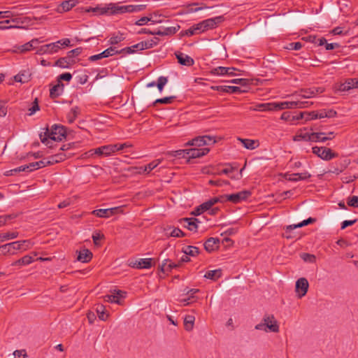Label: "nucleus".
<instances>
[{"label": "nucleus", "instance_id": "1", "mask_svg": "<svg viewBox=\"0 0 358 358\" xmlns=\"http://www.w3.org/2000/svg\"><path fill=\"white\" fill-rule=\"evenodd\" d=\"M66 135V129L63 126L55 125L52 127L50 132H45L40 135L41 141L49 147H52L50 143L54 141H62Z\"/></svg>", "mask_w": 358, "mask_h": 358}, {"label": "nucleus", "instance_id": "2", "mask_svg": "<svg viewBox=\"0 0 358 358\" xmlns=\"http://www.w3.org/2000/svg\"><path fill=\"white\" fill-rule=\"evenodd\" d=\"M33 243L29 240L15 241L0 246V251L3 255L15 253V250L25 251L30 249Z\"/></svg>", "mask_w": 358, "mask_h": 358}, {"label": "nucleus", "instance_id": "3", "mask_svg": "<svg viewBox=\"0 0 358 358\" xmlns=\"http://www.w3.org/2000/svg\"><path fill=\"white\" fill-rule=\"evenodd\" d=\"M312 150L315 155L323 160L328 161L337 157V154L328 148L315 146Z\"/></svg>", "mask_w": 358, "mask_h": 358}, {"label": "nucleus", "instance_id": "4", "mask_svg": "<svg viewBox=\"0 0 358 358\" xmlns=\"http://www.w3.org/2000/svg\"><path fill=\"white\" fill-rule=\"evenodd\" d=\"M250 192L244 190L231 194L222 195L221 197L222 199H224V202L228 201L234 203H238L247 199L250 196Z\"/></svg>", "mask_w": 358, "mask_h": 358}, {"label": "nucleus", "instance_id": "5", "mask_svg": "<svg viewBox=\"0 0 358 358\" xmlns=\"http://www.w3.org/2000/svg\"><path fill=\"white\" fill-rule=\"evenodd\" d=\"M324 92L322 87H312L308 89H303L299 92H296L294 96L300 99H310L315 96L317 94H321Z\"/></svg>", "mask_w": 358, "mask_h": 358}, {"label": "nucleus", "instance_id": "6", "mask_svg": "<svg viewBox=\"0 0 358 358\" xmlns=\"http://www.w3.org/2000/svg\"><path fill=\"white\" fill-rule=\"evenodd\" d=\"M309 283L306 278H300L296 282L295 285V292L299 298H302L304 296L308 289Z\"/></svg>", "mask_w": 358, "mask_h": 358}, {"label": "nucleus", "instance_id": "7", "mask_svg": "<svg viewBox=\"0 0 358 358\" xmlns=\"http://www.w3.org/2000/svg\"><path fill=\"white\" fill-rule=\"evenodd\" d=\"M216 142L215 137L211 136H202L196 137L189 141L187 144L194 146H203L205 145H212Z\"/></svg>", "mask_w": 358, "mask_h": 358}, {"label": "nucleus", "instance_id": "8", "mask_svg": "<svg viewBox=\"0 0 358 358\" xmlns=\"http://www.w3.org/2000/svg\"><path fill=\"white\" fill-rule=\"evenodd\" d=\"M102 13H108L110 12L111 14H122L128 13V5L126 6H119L114 3H110L104 7Z\"/></svg>", "mask_w": 358, "mask_h": 358}, {"label": "nucleus", "instance_id": "9", "mask_svg": "<svg viewBox=\"0 0 358 358\" xmlns=\"http://www.w3.org/2000/svg\"><path fill=\"white\" fill-rule=\"evenodd\" d=\"M122 207L94 210L92 213L99 217H109L113 215L121 213Z\"/></svg>", "mask_w": 358, "mask_h": 358}, {"label": "nucleus", "instance_id": "10", "mask_svg": "<svg viewBox=\"0 0 358 358\" xmlns=\"http://www.w3.org/2000/svg\"><path fill=\"white\" fill-rule=\"evenodd\" d=\"M117 54H120V50H117L115 47L111 46L99 54L90 56L88 59L90 62H96Z\"/></svg>", "mask_w": 358, "mask_h": 358}, {"label": "nucleus", "instance_id": "11", "mask_svg": "<svg viewBox=\"0 0 358 358\" xmlns=\"http://www.w3.org/2000/svg\"><path fill=\"white\" fill-rule=\"evenodd\" d=\"M126 296V292L122 290H114L110 294L104 296V301L120 304V299Z\"/></svg>", "mask_w": 358, "mask_h": 358}, {"label": "nucleus", "instance_id": "12", "mask_svg": "<svg viewBox=\"0 0 358 358\" xmlns=\"http://www.w3.org/2000/svg\"><path fill=\"white\" fill-rule=\"evenodd\" d=\"M59 42L51 43L39 47L37 49L36 54L44 55V54H53L59 51L58 44Z\"/></svg>", "mask_w": 358, "mask_h": 358}, {"label": "nucleus", "instance_id": "13", "mask_svg": "<svg viewBox=\"0 0 358 358\" xmlns=\"http://www.w3.org/2000/svg\"><path fill=\"white\" fill-rule=\"evenodd\" d=\"M223 21L222 16H217L201 21L205 31L215 28Z\"/></svg>", "mask_w": 358, "mask_h": 358}, {"label": "nucleus", "instance_id": "14", "mask_svg": "<svg viewBox=\"0 0 358 358\" xmlns=\"http://www.w3.org/2000/svg\"><path fill=\"white\" fill-rule=\"evenodd\" d=\"M263 322H265V324L270 332L277 333L279 331V325L273 315L264 316Z\"/></svg>", "mask_w": 358, "mask_h": 358}, {"label": "nucleus", "instance_id": "15", "mask_svg": "<svg viewBox=\"0 0 358 358\" xmlns=\"http://www.w3.org/2000/svg\"><path fill=\"white\" fill-rule=\"evenodd\" d=\"M71 153L58 152L55 155L47 157L48 165H53L55 164L64 161L66 159L70 157Z\"/></svg>", "mask_w": 358, "mask_h": 358}, {"label": "nucleus", "instance_id": "16", "mask_svg": "<svg viewBox=\"0 0 358 358\" xmlns=\"http://www.w3.org/2000/svg\"><path fill=\"white\" fill-rule=\"evenodd\" d=\"M335 88L339 92H347L355 89V78H348L343 83L336 84Z\"/></svg>", "mask_w": 358, "mask_h": 358}, {"label": "nucleus", "instance_id": "17", "mask_svg": "<svg viewBox=\"0 0 358 358\" xmlns=\"http://www.w3.org/2000/svg\"><path fill=\"white\" fill-rule=\"evenodd\" d=\"M93 152L99 156L108 157L115 152V146H114V144L103 145L96 148Z\"/></svg>", "mask_w": 358, "mask_h": 358}, {"label": "nucleus", "instance_id": "18", "mask_svg": "<svg viewBox=\"0 0 358 358\" xmlns=\"http://www.w3.org/2000/svg\"><path fill=\"white\" fill-rule=\"evenodd\" d=\"M209 152V149L207 148H191L187 150V158H199L204 156Z\"/></svg>", "mask_w": 358, "mask_h": 358}, {"label": "nucleus", "instance_id": "19", "mask_svg": "<svg viewBox=\"0 0 358 358\" xmlns=\"http://www.w3.org/2000/svg\"><path fill=\"white\" fill-rule=\"evenodd\" d=\"M146 49L145 44H143V42H140L137 44H135L131 47H127L120 50V54L129 55L134 52H136L138 50H143Z\"/></svg>", "mask_w": 358, "mask_h": 358}, {"label": "nucleus", "instance_id": "20", "mask_svg": "<svg viewBox=\"0 0 358 358\" xmlns=\"http://www.w3.org/2000/svg\"><path fill=\"white\" fill-rule=\"evenodd\" d=\"M76 1L75 0L64 1L57 6V12L59 13L67 12L76 6Z\"/></svg>", "mask_w": 358, "mask_h": 358}, {"label": "nucleus", "instance_id": "21", "mask_svg": "<svg viewBox=\"0 0 358 358\" xmlns=\"http://www.w3.org/2000/svg\"><path fill=\"white\" fill-rule=\"evenodd\" d=\"M176 56L178 62L182 65L191 66L194 63V59L192 57L184 53L177 52L176 53Z\"/></svg>", "mask_w": 358, "mask_h": 358}, {"label": "nucleus", "instance_id": "22", "mask_svg": "<svg viewBox=\"0 0 358 358\" xmlns=\"http://www.w3.org/2000/svg\"><path fill=\"white\" fill-rule=\"evenodd\" d=\"M164 235L166 237H182L184 236V233L178 228H174L171 226H168L164 229Z\"/></svg>", "mask_w": 358, "mask_h": 358}, {"label": "nucleus", "instance_id": "23", "mask_svg": "<svg viewBox=\"0 0 358 358\" xmlns=\"http://www.w3.org/2000/svg\"><path fill=\"white\" fill-rule=\"evenodd\" d=\"M235 68L233 67H224V66H218L213 69V73L217 76H235L234 71Z\"/></svg>", "mask_w": 358, "mask_h": 358}, {"label": "nucleus", "instance_id": "24", "mask_svg": "<svg viewBox=\"0 0 358 358\" xmlns=\"http://www.w3.org/2000/svg\"><path fill=\"white\" fill-rule=\"evenodd\" d=\"M162 159H158L152 161L145 166L139 167L138 173H145L148 174L152 170L155 169L158 165H159L162 162Z\"/></svg>", "mask_w": 358, "mask_h": 358}, {"label": "nucleus", "instance_id": "25", "mask_svg": "<svg viewBox=\"0 0 358 358\" xmlns=\"http://www.w3.org/2000/svg\"><path fill=\"white\" fill-rule=\"evenodd\" d=\"M39 43V41L37 38L32 39L29 42L22 45L18 47L17 52H26L30 51L36 48V45Z\"/></svg>", "mask_w": 358, "mask_h": 358}, {"label": "nucleus", "instance_id": "26", "mask_svg": "<svg viewBox=\"0 0 358 358\" xmlns=\"http://www.w3.org/2000/svg\"><path fill=\"white\" fill-rule=\"evenodd\" d=\"M218 202H224V199H222L221 196L213 197L207 201L203 203L200 205V209H203L204 211L208 210L211 208V207Z\"/></svg>", "mask_w": 358, "mask_h": 358}, {"label": "nucleus", "instance_id": "27", "mask_svg": "<svg viewBox=\"0 0 358 358\" xmlns=\"http://www.w3.org/2000/svg\"><path fill=\"white\" fill-rule=\"evenodd\" d=\"M304 114L300 112L297 115H292L290 112H284L280 117V119L285 121L294 122L296 120H303Z\"/></svg>", "mask_w": 358, "mask_h": 358}, {"label": "nucleus", "instance_id": "28", "mask_svg": "<svg viewBox=\"0 0 358 358\" xmlns=\"http://www.w3.org/2000/svg\"><path fill=\"white\" fill-rule=\"evenodd\" d=\"M92 253L88 249H83L78 252L77 259L83 263H87L91 260Z\"/></svg>", "mask_w": 358, "mask_h": 358}, {"label": "nucleus", "instance_id": "29", "mask_svg": "<svg viewBox=\"0 0 358 358\" xmlns=\"http://www.w3.org/2000/svg\"><path fill=\"white\" fill-rule=\"evenodd\" d=\"M80 113V109L78 106H74L70 109L66 115V120L69 124L73 123Z\"/></svg>", "mask_w": 358, "mask_h": 358}, {"label": "nucleus", "instance_id": "30", "mask_svg": "<svg viewBox=\"0 0 358 358\" xmlns=\"http://www.w3.org/2000/svg\"><path fill=\"white\" fill-rule=\"evenodd\" d=\"M64 84L62 82H58V83L54 85L50 90V96L52 98H56L60 96L64 91Z\"/></svg>", "mask_w": 358, "mask_h": 358}, {"label": "nucleus", "instance_id": "31", "mask_svg": "<svg viewBox=\"0 0 358 358\" xmlns=\"http://www.w3.org/2000/svg\"><path fill=\"white\" fill-rule=\"evenodd\" d=\"M34 258L31 255H25L12 263V266H27L34 262Z\"/></svg>", "mask_w": 358, "mask_h": 358}, {"label": "nucleus", "instance_id": "32", "mask_svg": "<svg viewBox=\"0 0 358 358\" xmlns=\"http://www.w3.org/2000/svg\"><path fill=\"white\" fill-rule=\"evenodd\" d=\"M151 258L140 259L138 261H136L134 264V267L137 268H149L151 267Z\"/></svg>", "mask_w": 358, "mask_h": 358}, {"label": "nucleus", "instance_id": "33", "mask_svg": "<svg viewBox=\"0 0 358 358\" xmlns=\"http://www.w3.org/2000/svg\"><path fill=\"white\" fill-rule=\"evenodd\" d=\"M325 133L313 132L310 133V140L312 142H324L329 140L331 137H325Z\"/></svg>", "mask_w": 358, "mask_h": 358}, {"label": "nucleus", "instance_id": "34", "mask_svg": "<svg viewBox=\"0 0 358 358\" xmlns=\"http://www.w3.org/2000/svg\"><path fill=\"white\" fill-rule=\"evenodd\" d=\"M314 222H315V219L314 218L309 217L308 219L302 221L301 222H300V223H299L297 224H291V225L287 226L286 231H292V230H293L294 229L306 226V225H308L309 224H311V223H313Z\"/></svg>", "mask_w": 358, "mask_h": 358}, {"label": "nucleus", "instance_id": "35", "mask_svg": "<svg viewBox=\"0 0 358 358\" xmlns=\"http://www.w3.org/2000/svg\"><path fill=\"white\" fill-rule=\"evenodd\" d=\"M179 26L178 28L174 27H167L165 28L163 31H152V35H159V36H166V35H171L174 34L179 29Z\"/></svg>", "mask_w": 358, "mask_h": 358}, {"label": "nucleus", "instance_id": "36", "mask_svg": "<svg viewBox=\"0 0 358 358\" xmlns=\"http://www.w3.org/2000/svg\"><path fill=\"white\" fill-rule=\"evenodd\" d=\"M238 140L245 148L249 150H254L259 145L258 141L255 140L243 138H238Z\"/></svg>", "mask_w": 358, "mask_h": 358}, {"label": "nucleus", "instance_id": "37", "mask_svg": "<svg viewBox=\"0 0 358 358\" xmlns=\"http://www.w3.org/2000/svg\"><path fill=\"white\" fill-rule=\"evenodd\" d=\"M195 317L193 315H186L184 318V327L185 329L189 331H192L194 327Z\"/></svg>", "mask_w": 358, "mask_h": 358}, {"label": "nucleus", "instance_id": "38", "mask_svg": "<svg viewBox=\"0 0 358 358\" xmlns=\"http://www.w3.org/2000/svg\"><path fill=\"white\" fill-rule=\"evenodd\" d=\"M218 242L219 240L217 238H210L205 242L204 248L208 252H212L215 249Z\"/></svg>", "mask_w": 358, "mask_h": 358}, {"label": "nucleus", "instance_id": "39", "mask_svg": "<svg viewBox=\"0 0 358 358\" xmlns=\"http://www.w3.org/2000/svg\"><path fill=\"white\" fill-rule=\"evenodd\" d=\"M73 62V59H71L69 57L66 56L65 57L59 59L56 62V65L64 69L69 68Z\"/></svg>", "mask_w": 358, "mask_h": 358}, {"label": "nucleus", "instance_id": "40", "mask_svg": "<svg viewBox=\"0 0 358 358\" xmlns=\"http://www.w3.org/2000/svg\"><path fill=\"white\" fill-rule=\"evenodd\" d=\"M124 39V37L123 34L118 32L117 34H113L110 36V38L108 41V43L110 45H116V44L120 43Z\"/></svg>", "mask_w": 358, "mask_h": 358}, {"label": "nucleus", "instance_id": "41", "mask_svg": "<svg viewBox=\"0 0 358 358\" xmlns=\"http://www.w3.org/2000/svg\"><path fill=\"white\" fill-rule=\"evenodd\" d=\"M182 250L185 255L192 257L199 254V249L195 246L187 245L183 247Z\"/></svg>", "mask_w": 358, "mask_h": 358}, {"label": "nucleus", "instance_id": "42", "mask_svg": "<svg viewBox=\"0 0 358 358\" xmlns=\"http://www.w3.org/2000/svg\"><path fill=\"white\" fill-rule=\"evenodd\" d=\"M220 276H221V270H220V269L208 271L204 275V277L206 278L210 279L213 280H215L218 279Z\"/></svg>", "mask_w": 358, "mask_h": 358}, {"label": "nucleus", "instance_id": "43", "mask_svg": "<svg viewBox=\"0 0 358 358\" xmlns=\"http://www.w3.org/2000/svg\"><path fill=\"white\" fill-rule=\"evenodd\" d=\"M296 107L297 103L296 102V100L292 101L280 102V110L296 108Z\"/></svg>", "mask_w": 358, "mask_h": 358}, {"label": "nucleus", "instance_id": "44", "mask_svg": "<svg viewBox=\"0 0 358 358\" xmlns=\"http://www.w3.org/2000/svg\"><path fill=\"white\" fill-rule=\"evenodd\" d=\"M96 313L101 320L105 321L108 317V314L105 312V307L103 305H99L96 308Z\"/></svg>", "mask_w": 358, "mask_h": 358}, {"label": "nucleus", "instance_id": "45", "mask_svg": "<svg viewBox=\"0 0 358 358\" xmlns=\"http://www.w3.org/2000/svg\"><path fill=\"white\" fill-rule=\"evenodd\" d=\"M294 141H301L303 140L306 141H310V133L303 132V131H300L294 137Z\"/></svg>", "mask_w": 358, "mask_h": 358}, {"label": "nucleus", "instance_id": "46", "mask_svg": "<svg viewBox=\"0 0 358 358\" xmlns=\"http://www.w3.org/2000/svg\"><path fill=\"white\" fill-rule=\"evenodd\" d=\"M150 22L152 24H159L162 22V15L159 14L158 13H150L149 15Z\"/></svg>", "mask_w": 358, "mask_h": 358}, {"label": "nucleus", "instance_id": "47", "mask_svg": "<svg viewBox=\"0 0 358 358\" xmlns=\"http://www.w3.org/2000/svg\"><path fill=\"white\" fill-rule=\"evenodd\" d=\"M18 236V233L13 231V232H8L3 234L0 236V241H6L7 240L10 239H14Z\"/></svg>", "mask_w": 358, "mask_h": 358}, {"label": "nucleus", "instance_id": "48", "mask_svg": "<svg viewBox=\"0 0 358 358\" xmlns=\"http://www.w3.org/2000/svg\"><path fill=\"white\" fill-rule=\"evenodd\" d=\"M146 6L143 4L141 5H128V13H138L143 10Z\"/></svg>", "mask_w": 358, "mask_h": 358}, {"label": "nucleus", "instance_id": "49", "mask_svg": "<svg viewBox=\"0 0 358 358\" xmlns=\"http://www.w3.org/2000/svg\"><path fill=\"white\" fill-rule=\"evenodd\" d=\"M300 257L306 262L315 263L316 262V257L312 254L302 253Z\"/></svg>", "mask_w": 358, "mask_h": 358}, {"label": "nucleus", "instance_id": "50", "mask_svg": "<svg viewBox=\"0 0 358 358\" xmlns=\"http://www.w3.org/2000/svg\"><path fill=\"white\" fill-rule=\"evenodd\" d=\"M301 113L304 114L303 119L305 120V122L318 119L316 110L311 111V112H301Z\"/></svg>", "mask_w": 358, "mask_h": 358}, {"label": "nucleus", "instance_id": "51", "mask_svg": "<svg viewBox=\"0 0 358 358\" xmlns=\"http://www.w3.org/2000/svg\"><path fill=\"white\" fill-rule=\"evenodd\" d=\"M196 220H197L196 219H193V218H185V219H183L182 221L185 223L187 224V227L190 231H193L197 228V225L195 223V221H196Z\"/></svg>", "mask_w": 358, "mask_h": 358}, {"label": "nucleus", "instance_id": "52", "mask_svg": "<svg viewBox=\"0 0 358 358\" xmlns=\"http://www.w3.org/2000/svg\"><path fill=\"white\" fill-rule=\"evenodd\" d=\"M296 102L297 103L296 108H308L310 105L313 104V102L301 101V99L299 97H296Z\"/></svg>", "mask_w": 358, "mask_h": 358}, {"label": "nucleus", "instance_id": "53", "mask_svg": "<svg viewBox=\"0 0 358 358\" xmlns=\"http://www.w3.org/2000/svg\"><path fill=\"white\" fill-rule=\"evenodd\" d=\"M168 82V79L166 77H164V76H160L158 80H157V86L159 89V91L160 92H162L163 90V88L165 86V85Z\"/></svg>", "mask_w": 358, "mask_h": 358}, {"label": "nucleus", "instance_id": "54", "mask_svg": "<svg viewBox=\"0 0 358 358\" xmlns=\"http://www.w3.org/2000/svg\"><path fill=\"white\" fill-rule=\"evenodd\" d=\"M159 41V38L155 37L150 40L146 41H142L143 44H145L146 49L151 48L154 47L155 45H157Z\"/></svg>", "mask_w": 358, "mask_h": 358}, {"label": "nucleus", "instance_id": "55", "mask_svg": "<svg viewBox=\"0 0 358 358\" xmlns=\"http://www.w3.org/2000/svg\"><path fill=\"white\" fill-rule=\"evenodd\" d=\"M229 82L230 83L237 84V85H240L241 86H248L250 84V81L248 80L244 79V78H236V79L231 80Z\"/></svg>", "mask_w": 358, "mask_h": 358}, {"label": "nucleus", "instance_id": "56", "mask_svg": "<svg viewBox=\"0 0 358 358\" xmlns=\"http://www.w3.org/2000/svg\"><path fill=\"white\" fill-rule=\"evenodd\" d=\"M174 98V96H168L162 99H158L155 101V103L169 104L173 102Z\"/></svg>", "mask_w": 358, "mask_h": 358}, {"label": "nucleus", "instance_id": "57", "mask_svg": "<svg viewBox=\"0 0 358 358\" xmlns=\"http://www.w3.org/2000/svg\"><path fill=\"white\" fill-rule=\"evenodd\" d=\"M14 79L16 82L24 83L28 81L29 77L24 73H18L15 76Z\"/></svg>", "mask_w": 358, "mask_h": 358}, {"label": "nucleus", "instance_id": "58", "mask_svg": "<svg viewBox=\"0 0 358 358\" xmlns=\"http://www.w3.org/2000/svg\"><path fill=\"white\" fill-rule=\"evenodd\" d=\"M1 13H2L3 17H6V18L16 17L17 16H18L21 14L19 13L11 12L10 10L1 11Z\"/></svg>", "mask_w": 358, "mask_h": 358}, {"label": "nucleus", "instance_id": "59", "mask_svg": "<svg viewBox=\"0 0 358 358\" xmlns=\"http://www.w3.org/2000/svg\"><path fill=\"white\" fill-rule=\"evenodd\" d=\"M296 175H297V176H296L297 181L306 180L311 177V175L307 171H305L303 173H296Z\"/></svg>", "mask_w": 358, "mask_h": 358}, {"label": "nucleus", "instance_id": "60", "mask_svg": "<svg viewBox=\"0 0 358 358\" xmlns=\"http://www.w3.org/2000/svg\"><path fill=\"white\" fill-rule=\"evenodd\" d=\"M245 90H241L240 87L237 86H226L225 92L228 93H236V92H242Z\"/></svg>", "mask_w": 358, "mask_h": 358}, {"label": "nucleus", "instance_id": "61", "mask_svg": "<svg viewBox=\"0 0 358 358\" xmlns=\"http://www.w3.org/2000/svg\"><path fill=\"white\" fill-rule=\"evenodd\" d=\"M103 237H104V236H103V234H101L99 232L94 233L93 235H92V239H93L94 243L96 245H99V241L100 240L103 239Z\"/></svg>", "mask_w": 358, "mask_h": 358}, {"label": "nucleus", "instance_id": "62", "mask_svg": "<svg viewBox=\"0 0 358 358\" xmlns=\"http://www.w3.org/2000/svg\"><path fill=\"white\" fill-rule=\"evenodd\" d=\"M187 150H178L173 151L171 155L173 157H182L183 158H187Z\"/></svg>", "mask_w": 358, "mask_h": 358}, {"label": "nucleus", "instance_id": "63", "mask_svg": "<svg viewBox=\"0 0 358 358\" xmlns=\"http://www.w3.org/2000/svg\"><path fill=\"white\" fill-rule=\"evenodd\" d=\"M13 355L15 358H26L27 356L25 350H17L14 351Z\"/></svg>", "mask_w": 358, "mask_h": 358}, {"label": "nucleus", "instance_id": "64", "mask_svg": "<svg viewBox=\"0 0 358 358\" xmlns=\"http://www.w3.org/2000/svg\"><path fill=\"white\" fill-rule=\"evenodd\" d=\"M348 204L350 206L357 208L358 207V196H353L349 198V199L348 201Z\"/></svg>", "mask_w": 358, "mask_h": 358}]
</instances>
